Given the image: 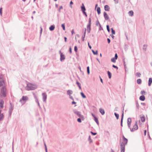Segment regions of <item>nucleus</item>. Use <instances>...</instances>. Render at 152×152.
Wrapping results in <instances>:
<instances>
[{
  "label": "nucleus",
  "mask_w": 152,
  "mask_h": 152,
  "mask_svg": "<svg viewBox=\"0 0 152 152\" xmlns=\"http://www.w3.org/2000/svg\"><path fill=\"white\" fill-rule=\"evenodd\" d=\"M37 88V86L31 83H28L27 84L26 87V89L28 91L34 90Z\"/></svg>",
  "instance_id": "f257e3e1"
},
{
  "label": "nucleus",
  "mask_w": 152,
  "mask_h": 152,
  "mask_svg": "<svg viewBox=\"0 0 152 152\" xmlns=\"http://www.w3.org/2000/svg\"><path fill=\"white\" fill-rule=\"evenodd\" d=\"M73 113L76 115L78 117L81 118L82 119V120L84 121L85 120V118L84 116L81 114V113L80 112L77 111L76 109L73 110Z\"/></svg>",
  "instance_id": "f03ea898"
},
{
  "label": "nucleus",
  "mask_w": 152,
  "mask_h": 152,
  "mask_svg": "<svg viewBox=\"0 0 152 152\" xmlns=\"http://www.w3.org/2000/svg\"><path fill=\"white\" fill-rule=\"evenodd\" d=\"M1 96H2L5 97L7 95V89L6 87L3 86L1 88Z\"/></svg>",
  "instance_id": "7ed1b4c3"
},
{
  "label": "nucleus",
  "mask_w": 152,
  "mask_h": 152,
  "mask_svg": "<svg viewBox=\"0 0 152 152\" xmlns=\"http://www.w3.org/2000/svg\"><path fill=\"white\" fill-rule=\"evenodd\" d=\"M138 129V127L137 125V121H136L135 124L134 125L133 128L131 129L130 128V131L131 132H133L134 131L137 130Z\"/></svg>",
  "instance_id": "20e7f679"
},
{
  "label": "nucleus",
  "mask_w": 152,
  "mask_h": 152,
  "mask_svg": "<svg viewBox=\"0 0 152 152\" xmlns=\"http://www.w3.org/2000/svg\"><path fill=\"white\" fill-rule=\"evenodd\" d=\"M28 97L26 96H23L21 99H20L19 102L22 103V101L23 100V101H25V103L26 102V101L28 100Z\"/></svg>",
  "instance_id": "39448f33"
},
{
  "label": "nucleus",
  "mask_w": 152,
  "mask_h": 152,
  "mask_svg": "<svg viewBox=\"0 0 152 152\" xmlns=\"http://www.w3.org/2000/svg\"><path fill=\"white\" fill-rule=\"evenodd\" d=\"M42 99L44 102H46L47 98V95L46 93H43L42 94Z\"/></svg>",
  "instance_id": "423d86ee"
},
{
  "label": "nucleus",
  "mask_w": 152,
  "mask_h": 152,
  "mask_svg": "<svg viewBox=\"0 0 152 152\" xmlns=\"http://www.w3.org/2000/svg\"><path fill=\"white\" fill-rule=\"evenodd\" d=\"M121 152H124L125 147L124 143L122 142L120 144Z\"/></svg>",
  "instance_id": "0eeeda50"
},
{
  "label": "nucleus",
  "mask_w": 152,
  "mask_h": 152,
  "mask_svg": "<svg viewBox=\"0 0 152 152\" xmlns=\"http://www.w3.org/2000/svg\"><path fill=\"white\" fill-rule=\"evenodd\" d=\"M10 104H11V107H10V108L9 109V115L10 116L11 115L12 111L13 109V107L12 105V104L11 103H10Z\"/></svg>",
  "instance_id": "6e6552de"
},
{
  "label": "nucleus",
  "mask_w": 152,
  "mask_h": 152,
  "mask_svg": "<svg viewBox=\"0 0 152 152\" xmlns=\"http://www.w3.org/2000/svg\"><path fill=\"white\" fill-rule=\"evenodd\" d=\"M123 138L124 142H123L124 143V145L125 146V145L127 144L128 142V140L126 138H125V137L124 135H123Z\"/></svg>",
  "instance_id": "1a4fd4ad"
},
{
  "label": "nucleus",
  "mask_w": 152,
  "mask_h": 152,
  "mask_svg": "<svg viewBox=\"0 0 152 152\" xmlns=\"http://www.w3.org/2000/svg\"><path fill=\"white\" fill-rule=\"evenodd\" d=\"M124 108H123V110L122 113V115H121V126H123V121L124 115Z\"/></svg>",
  "instance_id": "9d476101"
},
{
  "label": "nucleus",
  "mask_w": 152,
  "mask_h": 152,
  "mask_svg": "<svg viewBox=\"0 0 152 152\" xmlns=\"http://www.w3.org/2000/svg\"><path fill=\"white\" fill-rule=\"evenodd\" d=\"M104 16L105 20H107L109 19L108 16L106 12H104Z\"/></svg>",
  "instance_id": "9b49d317"
},
{
  "label": "nucleus",
  "mask_w": 152,
  "mask_h": 152,
  "mask_svg": "<svg viewBox=\"0 0 152 152\" xmlns=\"http://www.w3.org/2000/svg\"><path fill=\"white\" fill-rule=\"evenodd\" d=\"M60 56V61H62L63 60H64L65 59L64 55L62 53H61Z\"/></svg>",
  "instance_id": "f8f14e48"
},
{
  "label": "nucleus",
  "mask_w": 152,
  "mask_h": 152,
  "mask_svg": "<svg viewBox=\"0 0 152 152\" xmlns=\"http://www.w3.org/2000/svg\"><path fill=\"white\" fill-rule=\"evenodd\" d=\"M99 112L102 115H104L105 113V111L104 109L100 108L99 109Z\"/></svg>",
  "instance_id": "ddd939ff"
},
{
  "label": "nucleus",
  "mask_w": 152,
  "mask_h": 152,
  "mask_svg": "<svg viewBox=\"0 0 152 152\" xmlns=\"http://www.w3.org/2000/svg\"><path fill=\"white\" fill-rule=\"evenodd\" d=\"M81 10L83 12L85 11L86 10V8L84 5L83 4V3L82 4V6H81Z\"/></svg>",
  "instance_id": "4468645a"
},
{
  "label": "nucleus",
  "mask_w": 152,
  "mask_h": 152,
  "mask_svg": "<svg viewBox=\"0 0 152 152\" xmlns=\"http://www.w3.org/2000/svg\"><path fill=\"white\" fill-rule=\"evenodd\" d=\"M73 92L72 90H68L67 92V95H69V96H71V95L72 94Z\"/></svg>",
  "instance_id": "2eb2a0df"
},
{
  "label": "nucleus",
  "mask_w": 152,
  "mask_h": 152,
  "mask_svg": "<svg viewBox=\"0 0 152 152\" xmlns=\"http://www.w3.org/2000/svg\"><path fill=\"white\" fill-rule=\"evenodd\" d=\"M139 99L141 101H144L145 99V98L144 96L142 95L140 96Z\"/></svg>",
  "instance_id": "dca6fc26"
},
{
  "label": "nucleus",
  "mask_w": 152,
  "mask_h": 152,
  "mask_svg": "<svg viewBox=\"0 0 152 152\" xmlns=\"http://www.w3.org/2000/svg\"><path fill=\"white\" fill-rule=\"evenodd\" d=\"M141 121L142 122H144L145 120V118L144 115H143L142 116L140 117Z\"/></svg>",
  "instance_id": "f3484780"
},
{
  "label": "nucleus",
  "mask_w": 152,
  "mask_h": 152,
  "mask_svg": "<svg viewBox=\"0 0 152 152\" xmlns=\"http://www.w3.org/2000/svg\"><path fill=\"white\" fill-rule=\"evenodd\" d=\"M55 28V26L54 25H52L51 26L49 27V29L51 31H53L54 30Z\"/></svg>",
  "instance_id": "a211bd4d"
},
{
  "label": "nucleus",
  "mask_w": 152,
  "mask_h": 152,
  "mask_svg": "<svg viewBox=\"0 0 152 152\" xmlns=\"http://www.w3.org/2000/svg\"><path fill=\"white\" fill-rule=\"evenodd\" d=\"M104 9L105 11H109L110 9L109 7L107 5H105L104 6Z\"/></svg>",
  "instance_id": "6ab92c4d"
},
{
  "label": "nucleus",
  "mask_w": 152,
  "mask_h": 152,
  "mask_svg": "<svg viewBox=\"0 0 152 152\" xmlns=\"http://www.w3.org/2000/svg\"><path fill=\"white\" fill-rule=\"evenodd\" d=\"M152 83V78H150L149 79L148 85L149 86H150Z\"/></svg>",
  "instance_id": "aec40b11"
},
{
  "label": "nucleus",
  "mask_w": 152,
  "mask_h": 152,
  "mask_svg": "<svg viewBox=\"0 0 152 152\" xmlns=\"http://www.w3.org/2000/svg\"><path fill=\"white\" fill-rule=\"evenodd\" d=\"M134 12L133 11L131 10L128 12V14L129 16H132L133 15Z\"/></svg>",
  "instance_id": "412c9836"
},
{
  "label": "nucleus",
  "mask_w": 152,
  "mask_h": 152,
  "mask_svg": "<svg viewBox=\"0 0 152 152\" xmlns=\"http://www.w3.org/2000/svg\"><path fill=\"white\" fill-rule=\"evenodd\" d=\"M148 46V45H144L143 46V49L145 51H146L147 50V48Z\"/></svg>",
  "instance_id": "4be33fe9"
},
{
  "label": "nucleus",
  "mask_w": 152,
  "mask_h": 152,
  "mask_svg": "<svg viewBox=\"0 0 152 152\" xmlns=\"http://www.w3.org/2000/svg\"><path fill=\"white\" fill-rule=\"evenodd\" d=\"M96 25L97 26H98L99 25V26H100V27L101 28V29L102 30H103V28H102V27L100 24L99 21L98 20H97L96 21Z\"/></svg>",
  "instance_id": "5701e85b"
},
{
  "label": "nucleus",
  "mask_w": 152,
  "mask_h": 152,
  "mask_svg": "<svg viewBox=\"0 0 152 152\" xmlns=\"http://www.w3.org/2000/svg\"><path fill=\"white\" fill-rule=\"evenodd\" d=\"M4 115L2 113L0 115V121H2L4 119Z\"/></svg>",
  "instance_id": "b1692460"
},
{
  "label": "nucleus",
  "mask_w": 152,
  "mask_h": 152,
  "mask_svg": "<svg viewBox=\"0 0 152 152\" xmlns=\"http://www.w3.org/2000/svg\"><path fill=\"white\" fill-rule=\"evenodd\" d=\"M94 120L96 122V124H97V125L99 124V122L98 120V119L96 117L94 118Z\"/></svg>",
  "instance_id": "393cba45"
},
{
  "label": "nucleus",
  "mask_w": 152,
  "mask_h": 152,
  "mask_svg": "<svg viewBox=\"0 0 152 152\" xmlns=\"http://www.w3.org/2000/svg\"><path fill=\"white\" fill-rule=\"evenodd\" d=\"M76 83L77 85L79 87V88L80 89H81V84L78 81H77L76 82Z\"/></svg>",
  "instance_id": "a878e982"
},
{
  "label": "nucleus",
  "mask_w": 152,
  "mask_h": 152,
  "mask_svg": "<svg viewBox=\"0 0 152 152\" xmlns=\"http://www.w3.org/2000/svg\"><path fill=\"white\" fill-rule=\"evenodd\" d=\"M107 73L108 75V77H109V78H110V79L111 78V73L109 71H108L107 72Z\"/></svg>",
  "instance_id": "bb28decb"
},
{
  "label": "nucleus",
  "mask_w": 152,
  "mask_h": 152,
  "mask_svg": "<svg viewBox=\"0 0 152 152\" xmlns=\"http://www.w3.org/2000/svg\"><path fill=\"white\" fill-rule=\"evenodd\" d=\"M4 84V81L3 80H1V81H0V87L3 85Z\"/></svg>",
  "instance_id": "cd10ccee"
},
{
  "label": "nucleus",
  "mask_w": 152,
  "mask_h": 152,
  "mask_svg": "<svg viewBox=\"0 0 152 152\" xmlns=\"http://www.w3.org/2000/svg\"><path fill=\"white\" fill-rule=\"evenodd\" d=\"M4 101H1L0 102V107L1 108H2L3 107Z\"/></svg>",
  "instance_id": "c85d7f7f"
},
{
  "label": "nucleus",
  "mask_w": 152,
  "mask_h": 152,
  "mask_svg": "<svg viewBox=\"0 0 152 152\" xmlns=\"http://www.w3.org/2000/svg\"><path fill=\"white\" fill-rule=\"evenodd\" d=\"M96 11L98 14H99L100 13V9L99 7L97 8Z\"/></svg>",
  "instance_id": "c756f323"
},
{
  "label": "nucleus",
  "mask_w": 152,
  "mask_h": 152,
  "mask_svg": "<svg viewBox=\"0 0 152 152\" xmlns=\"http://www.w3.org/2000/svg\"><path fill=\"white\" fill-rule=\"evenodd\" d=\"M141 80L140 79H138L137 80V83L138 84H140L141 83Z\"/></svg>",
  "instance_id": "7c9ffc66"
},
{
  "label": "nucleus",
  "mask_w": 152,
  "mask_h": 152,
  "mask_svg": "<svg viewBox=\"0 0 152 152\" xmlns=\"http://www.w3.org/2000/svg\"><path fill=\"white\" fill-rule=\"evenodd\" d=\"M80 94L83 98H86V96L84 95V94L83 92H81Z\"/></svg>",
  "instance_id": "2f4dec72"
},
{
  "label": "nucleus",
  "mask_w": 152,
  "mask_h": 152,
  "mask_svg": "<svg viewBox=\"0 0 152 152\" xmlns=\"http://www.w3.org/2000/svg\"><path fill=\"white\" fill-rule=\"evenodd\" d=\"M114 115L115 116V117H116V118L117 119H118L119 118V115L118 114H117L116 113H114Z\"/></svg>",
  "instance_id": "473e14b6"
},
{
  "label": "nucleus",
  "mask_w": 152,
  "mask_h": 152,
  "mask_svg": "<svg viewBox=\"0 0 152 152\" xmlns=\"http://www.w3.org/2000/svg\"><path fill=\"white\" fill-rule=\"evenodd\" d=\"M61 26L62 28L64 30H65V26L64 23L62 24L61 25Z\"/></svg>",
  "instance_id": "72a5a7b5"
},
{
  "label": "nucleus",
  "mask_w": 152,
  "mask_h": 152,
  "mask_svg": "<svg viewBox=\"0 0 152 152\" xmlns=\"http://www.w3.org/2000/svg\"><path fill=\"white\" fill-rule=\"evenodd\" d=\"M92 51L94 55H97L98 53V51L97 50H96V52L94 51V50H92Z\"/></svg>",
  "instance_id": "f704fd0d"
},
{
  "label": "nucleus",
  "mask_w": 152,
  "mask_h": 152,
  "mask_svg": "<svg viewBox=\"0 0 152 152\" xmlns=\"http://www.w3.org/2000/svg\"><path fill=\"white\" fill-rule=\"evenodd\" d=\"M82 119L81 118L79 117L77 119V121L78 122L81 123L82 122Z\"/></svg>",
  "instance_id": "c9c22d12"
},
{
  "label": "nucleus",
  "mask_w": 152,
  "mask_h": 152,
  "mask_svg": "<svg viewBox=\"0 0 152 152\" xmlns=\"http://www.w3.org/2000/svg\"><path fill=\"white\" fill-rule=\"evenodd\" d=\"M111 61L113 63H115L116 62V59L114 57L111 59Z\"/></svg>",
  "instance_id": "e433bc0d"
},
{
  "label": "nucleus",
  "mask_w": 152,
  "mask_h": 152,
  "mask_svg": "<svg viewBox=\"0 0 152 152\" xmlns=\"http://www.w3.org/2000/svg\"><path fill=\"white\" fill-rule=\"evenodd\" d=\"M131 118H128L127 123H131Z\"/></svg>",
  "instance_id": "4c0bfd02"
},
{
  "label": "nucleus",
  "mask_w": 152,
  "mask_h": 152,
  "mask_svg": "<svg viewBox=\"0 0 152 152\" xmlns=\"http://www.w3.org/2000/svg\"><path fill=\"white\" fill-rule=\"evenodd\" d=\"M111 30L112 31V34H114L115 33V31L113 29V28H111Z\"/></svg>",
  "instance_id": "58836bf2"
},
{
  "label": "nucleus",
  "mask_w": 152,
  "mask_h": 152,
  "mask_svg": "<svg viewBox=\"0 0 152 152\" xmlns=\"http://www.w3.org/2000/svg\"><path fill=\"white\" fill-rule=\"evenodd\" d=\"M87 72L88 74H90V70H89V67L88 66L87 67Z\"/></svg>",
  "instance_id": "ea45409f"
},
{
  "label": "nucleus",
  "mask_w": 152,
  "mask_h": 152,
  "mask_svg": "<svg viewBox=\"0 0 152 152\" xmlns=\"http://www.w3.org/2000/svg\"><path fill=\"white\" fill-rule=\"evenodd\" d=\"M106 27H107V31H108V32H109L110 31V29L109 26V25H107Z\"/></svg>",
  "instance_id": "a19ab883"
},
{
  "label": "nucleus",
  "mask_w": 152,
  "mask_h": 152,
  "mask_svg": "<svg viewBox=\"0 0 152 152\" xmlns=\"http://www.w3.org/2000/svg\"><path fill=\"white\" fill-rule=\"evenodd\" d=\"M136 75L140 77L141 75V74L139 72H137L136 74Z\"/></svg>",
  "instance_id": "79ce46f5"
},
{
  "label": "nucleus",
  "mask_w": 152,
  "mask_h": 152,
  "mask_svg": "<svg viewBox=\"0 0 152 152\" xmlns=\"http://www.w3.org/2000/svg\"><path fill=\"white\" fill-rule=\"evenodd\" d=\"M33 95L34 96V97L35 99H37V95L34 93H33Z\"/></svg>",
  "instance_id": "37998d69"
},
{
  "label": "nucleus",
  "mask_w": 152,
  "mask_h": 152,
  "mask_svg": "<svg viewBox=\"0 0 152 152\" xmlns=\"http://www.w3.org/2000/svg\"><path fill=\"white\" fill-rule=\"evenodd\" d=\"M77 46H75V47H74L75 51L76 52H77Z\"/></svg>",
  "instance_id": "c03bdc74"
},
{
  "label": "nucleus",
  "mask_w": 152,
  "mask_h": 152,
  "mask_svg": "<svg viewBox=\"0 0 152 152\" xmlns=\"http://www.w3.org/2000/svg\"><path fill=\"white\" fill-rule=\"evenodd\" d=\"M88 140L90 142H92V140L91 139L90 136H89Z\"/></svg>",
  "instance_id": "a18cd8bd"
},
{
  "label": "nucleus",
  "mask_w": 152,
  "mask_h": 152,
  "mask_svg": "<svg viewBox=\"0 0 152 152\" xmlns=\"http://www.w3.org/2000/svg\"><path fill=\"white\" fill-rule=\"evenodd\" d=\"M91 25L88 24L87 26V29H91Z\"/></svg>",
  "instance_id": "49530a36"
},
{
  "label": "nucleus",
  "mask_w": 152,
  "mask_h": 152,
  "mask_svg": "<svg viewBox=\"0 0 152 152\" xmlns=\"http://www.w3.org/2000/svg\"><path fill=\"white\" fill-rule=\"evenodd\" d=\"M136 106H137V109H139V104H138V102L137 101L136 102Z\"/></svg>",
  "instance_id": "de8ad7c7"
},
{
  "label": "nucleus",
  "mask_w": 152,
  "mask_h": 152,
  "mask_svg": "<svg viewBox=\"0 0 152 152\" xmlns=\"http://www.w3.org/2000/svg\"><path fill=\"white\" fill-rule=\"evenodd\" d=\"M118 55L117 54V53H116L115 54V57H114V58L116 59H117L118 58Z\"/></svg>",
  "instance_id": "09e8293b"
},
{
  "label": "nucleus",
  "mask_w": 152,
  "mask_h": 152,
  "mask_svg": "<svg viewBox=\"0 0 152 152\" xmlns=\"http://www.w3.org/2000/svg\"><path fill=\"white\" fill-rule=\"evenodd\" d=\"M63 9V7L62 6H61L59 8L58 10V11L59 12H60L61 10Z\"/></svg>",
  "instance_id": "8fccbe9b"
},
{
  "label": "nucleus",
  "mask_w": 152,
  "mask_h": 152,
  "mask_svg": "<svg viewBox=\"0 0 152 152\" xmlns=\"http://www.w3.org/2000/svg\"><path fill=\"white\" fill-rule=\"evenodd\" d=\"M91 133L93 135H95L96 134V132H91Z\"/></svg>",
  "instance_id": "3c124183"
},
{
  "label": "nucleus",
  "mask_w": 152,
  "mask_h": 152,
  "mask_svg": "<svg viewBox=\"0 0 152 152\" xmlns=\"http://www.w3.org/2000/svg\"><path fill=\"white\" fill-rule=\"evenodd\" d=\"M145 91H142L141 92V94H144L145 93Z\"/></svg>",
  "instance_id": "603ef678"
},
{
  "label": "nucleus",
  "mask_w": 152,
  "mask_h": 152,
  "mask_svg": "<svg viewBox=\"0 0 152 152\" xmlns=\"http://www.w3.org/2000/svg\"><path fill=\"white\" fill-rule=\"evenodd\" d=\"M44 145H45V151H48L47 150V148L46 145L45 143H44Z\"/></svg>",
  "instance_id": "864d4df0"
},
{
  "label": "nucleus",
  "mask_w": 152,
  "mask_h": 152,
  "mask_svg": "<svg viewBox=\"0 0 152 152\" xmlns=\"http://www.w3.org/2000/svg\"><path fill=\"white\" fill-rule=\"evenodd\" d=\"M124 66L125 69L126 70V64H125V61H124Z\"/></svg>",
  "instance_id": "5fc2aeb1"
},
{
  "label": "nucleus",
  "mask_w": 152,
  "mask_h": 152,
  "mask_svg": "<svg viewBox=\"0 0 152 152\" xmlns=\"http://www.w3.org/2000/svg\"><path fill=\"white\" fill-rule=\"evenodd\" d=\"M2 8H0V15H1L2 14Z\"/></svg>",
  "instance_id": "6e6d98bb"
},
{
  "label": "nucleus",
  "mask_w": 152,
  "mask_h": 152,
  "mask_svg": "<svg viewBox=\"0 0 152 152\" xmlns=\"http://www.w3.org/2000/svg\"><path fill=\"white\" fill-rule=\"evenodd\" d=\"M113 67L115 68L116 69H118V67L117 66H115L114 65H113Z\"/></svg>",
  "instance_id": "4d7b16f0"
},
{
  "label": "nucleus",
  "mask_w": 152,
  "mask_h": 152,
  "mask_svg": "<svg viewBox=\"0 0 152 152\" xmlns=\"http://www.w3.org/2000/svg\"><path fill=\"white\" fill-rule=\"evenodd\" d=\"M91 18H90L89 19V24L91 25Z\"/></svg>",
  "instance_id": "13d9d810"
},
{
  "label": "nucleus",
  "mask_w": 152,
  "mask_h": 152,
  "mask_svg": "<svg viewBox=\"0 0 152 152\" xmlns=\"http://www.w3.org/2000/svg\"><path fill=\"white\" fill-rule=\"evenodd\" d=\"M69 52H70V53H72V48H71V47H70L69 48Z\"/></svg>",
  "instance_id": "bf43d9fd"
},
{
  "label": "nucleus",
  "mask_w": 152,
  "mask_h": 152,
  "mask_svg": "<svg viewBox=\"0 0 152 152\" xmlns=\"http://www.w3.org/2000/svg\"><path fill=\"white\" fill-rule=\"evenodd\" d=\"M107 41L108 43L109 44L110 43V39L109 38H107Z\"/></svg>",
  "instance_id": "052dcab7"
},
{
  "label": "nucleus",
  "mask_w": 152,
  "mask_h": 152,
  "mask_svg": "<svg viewBox=\"0 0 152 152\" xmlns=\"http://www.w3.org/2000/svg\"><path fill=\"white\" fill-rule=\"evenodd\" d=\"M83 14L86 16H87V15L86 12L85 11L83 12Z\"/></svg>",
  "instance_id": "680f3d73"
},
{
  "label": "nucleus",
  "mask_w": 152,
  "mask_h": 152,
  "mask_svg": "<svg viewBox=\"0 0 152 152\" xmlns=\"http://www.w3.org/2000/svg\"><path fill=\"white\" fill-rule=\"evenodd\" d=\"M70 4L71 5H70V7L71 8H72V6L71 5L72 4H73V2H72V1H71L70 2Z\"/></svg>",
  "instance_id": "e2e57ef3"
},
{
  "label": "nucleus",
  "mask_w": 152,
  "mask_h": 152,
  "mask_svg": "<svg viewBox=\"0 0 152 152\" xmlns=\"http://www.w3.org/2000/svg\"><path fill=\"white\" fill-rule=\"evenodd\" d=\"M131 123H128V126L129 128L130 129Z\"/></svg>",
  "instance_id": "0e129e2a"
},
{
  "label": "nucleus",
  "mask_w": 152,
  "mask_h": 152,
  "mask_svg": "<svg viewBox=\"0 0 152 152\" xmlns=\"http://www.w3.org/2000/svg\"><path fill=\"white\" fill-rule=\"evenodd\" d=\"M91 29H87V31L88 33H89L90 32Z\"/></svg>",
  "instance_id": "69168bd1"
},
{
  "label": "nucleus",
  "mask_w": 152,
  "mask_h": 152,
  "mask_svg": "<svg viewBox=\"0 0 152 152\" xmlns=\"http://www.w3.org/2000/svg\"><path fill=\"white\" fill-rule=\"evenodd\" d=\"M35 101L37 103H38V102H39L38 98L37 99H35Z\"/></svg>",
  "instance_id": "338daca9"
},
{
  "label": "nucleus",
  "mask_w": 152,
  "mask_h": 152,
  "mask_svg": "<svg viewBox=\"0 0 152 152\" xmlns=\"http://www.w3.org/2000/svg\"><path fill=\"white\" fill-rule=\"evenodd\" d=\"M116 4H117L118 3V0H114Z\"/></svg>",
  "instance_id": "774afa93"
}]
</instances>
